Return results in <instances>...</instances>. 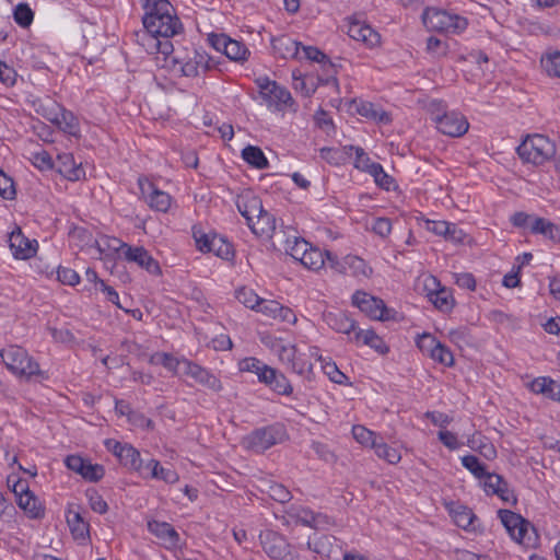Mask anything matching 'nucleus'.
Returning a JSON list of instances; mask_svg holds the SVG:
<instances>
[{
	"label": "nucleus",
	"instance_id": "de8ad7c7",
	"mask_svg": "<svg viewBox=\"0 0 560 560\" xmlns=\"http://www.w3.org/2000/svg\"><path fill=\"white\" fill-rule=\"evenodd\" d=\"M541 65L549 75L560 78V51H553L541 58Z\"/></svg>",
	"mask_w": 560,
	"mask_h": 560
},
{
	"label": "nucleus",
	"instance_id": "5fc2aeb1",
	"mask_svg": "<svg viewBox=\"0 0 560 560\" xmlns=\"http://www.w3.org/2000/svg\"><path fill=\"white\" fill-rule=\"evenodd\" d=\"M323 75L318 78L322 84L328 85L330 83L337 85V69L336 65L330 61L327 57L325 61H322Z\"/></svg>",
	"mask_w": 560,
	"mask_h": 560
},
{
	"label": "nucleus",
	"instance_id": "c9c22d12",
	"mask_svg": "<svg viewBox=\"0 0 560 560\" xmlns=\"http://www.w3.org/2000/svg\"><path fill=\"white\" fill-rule=\"evenodd\" d=\"M324 254L319 248L310 246L301 264L311 270H318L326 265Z\"/></svg>",
	"mask_w": 560,
	"mask_h": 560
},
{
	"label": "nucleus",
	"instance_id": "79ce46f5",
	"mask_svg": "<svg viewBox=\"0 0 560 560\" xmlns=\"http://www.w3.org/2000/svg\"><path fill=\"white\" fill-rule=\"evenodd\" d=\"M211 253L225 260L231 259L234 255L232 245L217 235L213 236Z\"/></svg>",
	"mask_w": 560,
	"mask_h": 560
},
{
	"label": "nucleus",
	"instance_id": "0e129e2a",
	"mask_svg": "<svg viewBox=\"0 0 560 560\" xmlns=\"http://www.w3.org/2000/svg\"><path fill=\"white\" fill-rule=\"evenodd\" d=\"M58 280L68 285H75L79 283L80 277L75 270L67 267H59L57 270Z\"/></svg>",
	"mask_w": 560,
	"mask_h": 560
},
{
	"label": "nucleus",
	"instance_id": "c756f323",
	"mask_svg": "<svg viewBox=\"0 0 560 560\" xmlns=\"http://www.w3.org/2000/svg\"><path fill=\"white\" fill-rule=\"evenodd\" d=\"M67 523L74 538L84 539L89 535V523L83 520L79 511L69 510Z\"/></svg>",
	"mask_w": 560,
	"mask_h": 560
},
{
	"label": "nucleus",
	"instance_id": "6e6552de",
	"mask_svg": "<svg viewBox=\"0 0 560 560\" xmlns=\"http://www.w3.org/2000/svg\"><path fill=\"white\" fill-rule=\"evenodd\" d=\"M352 303L372 319L387 320L390 318V311L384 301L363 291H357L352 295Z\"/></svg>",
	"mask_w": 560,
	"mask_h": 560
},
{
	"label": "nucleus",
	"instance_id": "a18cd8bd",
	"mask_svg": "<svg viewBox=\"0 0 560 560\" xmlns=\"http://www.w3.org/2000/svg\"><path fill=\"white\" fill-rule=\"evenodd\" d=\"M463 466L468 469L475 477L481 479L483 478L488 471L483 464L480 463L478 457L474 455H466L462 457Z\"/></svg>",
	"mask_w": 560,
	"mask_h": 560
},
{
	"label": "nucleus",
	"instance_id": "b1692460",
	"mask_svg": "<svg viewBox=\"0 0 560 560\" xmlns=\"http://www.w3.org/2000/svg\"><path fill=\"white\" fill-rule=\"evenodd\" d=\"M18 505L31 518H43L45 515V509L42 505L40 501L34 493L31 491L28 493H24L18 499Z\"/></svg>",
	"mask_w": 560,
	"mask_h": 560
},
{
	"label": "nucleus",
	"instance_id": "4be33fe9",
	"mask_svg": "<svg viewBox=\"0 0 560 560\" xmlns=\"http://www.w3.org/2000/svg\"><path fill=\"white\" fill-rule=\"evenodd\" d=\"M348 34L351 38L362 42L369 46H375L380 43V34L370 25L353 22L349 25Z\"/></svg>",
	"mask_w": 560,
	"mask_h": 560
},
{
	"label": "nucleus",
	"instance_id": "f257e3e1",
	"mask_svg": "<svg viewBox=\"0 0 560 560\" xmlns=\"http://www.w3.org/2000/svg\"><path fill=\"white\" fill-rule=\"evenodd\" d=\"M145 11L142 23L149 35L173 37L183 30V24L168 0H141Z\"/></svg>",
	"mask_w": 560,
	"mask_h": 560
},
{
	"label": "nucleus",
	"instance_id": "052dcab7",
	"mask_svg": "<svg viewBox=\"0 0 560 560\" xmlns=\"http://www.w3.org/2000/svg\"><path fill=\"white\" fill-rule=\"evenodd\" d=\"M0 196L4 199H13L15 196L14 184L11 177L0 170Z\"/></svg>",
	"mask_w": 560,
	"mask_h": 560
},
{
	"label": "nucleus",
	"instance_id": "603ef678",
	"mask_svg": "<svg viewBox=\"0 0 560 560\" xmlns=\"http://www.w3.org/2000/svg\"><path fill=\"white\" fill-rule=\"evenodd\" d=\"M268 366L269 365L256 358H246L240 363L241 371L254 373L257 375L258 380H260L261 372Z\"/></svg>",
	"mask_w": 560,
	"mask_h": 560
},
{
	"label": "nucleus",
	"instance_id": "338daca9",
	"mask_svg": "<svg viewBox=\"0 0 560 560\" xmlns=\"http://www.w3.org/2000/svg\"><path fill=\"white\" fill-rule=\"evenodd\" d=\"M33 163L36 167L40 170H50L55 168V163L51 160V156L46 151L36 152L33 155Z\"/></svg>",
	"mask_w": 560,
	"mask_h": 560
},
{
	"label": "nucleus",
	"instance_id": "bb28decb",
	"mask_svg": "<svg viewBox=\"0 0 560 560\" xmlns=\"http://www.w3.org/2000/svg\"><path fill=\"white\" fill-rule=\"evenodd\" d=\"M450 513L458 527H462L466 530L475 529V522L477 521V516L469 508L456 504L454 508L450 509Z\"/></svg>",
	"mask_w": 560,
	"mask_h": 560
},
{
	"label": "nucleus",
	"instance_id": "37998d69",
	"mask_svg": "<svg viewBox=\"0 0 560 560\" xmlns=\"http://www.w3.org/2000/svg\"><path fill=\"white\" fill-rule=\"evenodd\" d=\"M235 298L240 303L254 311L256 310L259 302V296L255 293V291L246 287L236 290Z\"/></svg>",
	"mask_w": 560,
	"mask_h": 560
},
{
	"label": "nucleus",
	"instance_id": "a19ab883",
	"mask_svg": "<svg viewBox=\"0 0 560 560\" xmlns=\"http://www.w3.org/2000/svg\"><path fill=\"white\" fill-rule=\"evenodd\" d=\"M287 253L293 257L296 260H300L302 262V259L304 258L307 249L310 248L311 244L306 242L303 238L294 237V240L291 242L290 240L287 241Z\"/></svg>",
	"mask_w": 560,
	"mask_h": 560
},
{
	"label": "nucleus",
	"instance_id": "f03ea898",
	"mask_svg": "<svg viewBox=\"0 0 560 560\" xmlns=\"http://www.w3.org/2000/svg\"><path fill=\"white\" fill-rule=\"evenodd\" d=\"M236 207L255 235L272 236L276 231V218L264 209L260 198L254 195L238 196Z\"/></svg>",
	"mask_w": 560,
	"mask_h": 560
},
{
	"label": "nucleus",
	"instance_id": "393cba45",
	"mask_svg": "<svg viewBox=\"0 0 560 560\" xmlns=\"http://www.w3.org/2000/svg\"><path fill=\"white\" fill-rule=\"evenodd\" d=\"M530 232L541 234L553 242H560V228L545 218H534Z\"/></svg>",
	"mask_w": 560,
	"mask_h": 560
},
{
	"label": "nucleus",
	"instance_id": "473e14b6",
	"mask_svg": "<svg viewBox=\"0 0 560 560\" xmlns=\"http://www.w3.org/2000/svg\"><path fill=\"white\" fill-rule=\"evenodd\" d=\"M54 121L62 131L71 136H77L79 132L78 119L69 110L62 109L60 115L57 116Z\"/></svg>",
	"mask_w": 560,
	"mask_h": 560
},
{
	"label": "nucleus",
	"instance_id": "f3484780",
	"mask_svg": "<svg viewBox=\"0 0 560 560\" xmlns=\"http://www.w3.org/2000/svg\"><path fill=\"white\" fill-rule=\"evenodd\" d=\"M9 246L16 259H28L36 253L37 243L31 242L18 228L9 236Z\"/></svg>",
	"mask_w": 560,
	"mask_h": 560
},
{
	"label": "nucleus",
	"instance_id": "6e6d98bb",
	"mask_svg": "<svg viewBox=\"0 0 560 560\" xmlns=\"http://www.w3.org/2000/svg\"><path fill=\"white\" fill-rule=\"evenodd\" d=\"M271 389L275 393H277L279 395H284V396H290L293 393V387H292L290 381L281 372H278V375L273 382Z\"/></svg>",
	"mask_w": 560,
	"mask_h": 560
},
{
	"label": "nucleus",
	"instance_id": "a878e982",
	"mask_svg": "<svg viewBox=\"0 0 560 560\" xmlns=\"http://www.w3.org/2000/svg\"><path fill=\"white\" fill-rule=\"evenodd\" d=\"M352 339L355 342L362 341L363 345L371 347L381 354H385L389 350L384 340L374 330H358Z\"/></svg>",
	"mask_w": 560,
	"mask_h": 560
},
{
	"label": "nucleus",
	"instance_id": "c03bdc74",
	"mask_svg": "<svg viewBox=\"0 0 560 560\" xmlns=\"http://www.w3.org/2000/svg\"><path fill=\"white\" fill-rule=\"evenodd\" d=\"M322 369L324 373L329 377V380L336 384H345L348 377L339 371L337 364L330 360V358H327L322 363Z\"/></svg>",
	"mask_w": 560,
	"mask_h": 560
},
{
	"label": "nucleus",
	"instance_id": "58836bf2",
	"mask_svg": "<svg viewBox=\"0 0 560 560\" xmlns=\"http://www.w3.org/2000/svg\"><path fill=\"white\" fill-rule=\"evenodd\" d=\"M184 360L185 359H177V358L173 357L172 354L165 353V352L155 353L151 358L152 363H160L168 371H172L175 373L178 371L182 372Z\"/></svg>",
	"mask_w": 560,
	"mask_h": 560
},
{
	"label": "nucleus",
	"instance_id": "f704fd0d",
	"mask_svg": "<svg viewBox=\"0 0 560 560\" xmlns=\"http://www.w3.org/2000/svg\"><path fill=\"white\" fill-rule=\"evenodd\" d=\"M352 435L358 443L371 448L374 447V445L380 439L375 432L360 424H355L352 427Z\"/></svg>",
	"mask_w": 560,
	"mask_h": 560
},
{
	"label": "nucleus",
	"instance_id": "2f4dec72",
	"mask_svg": "<svg viewBox=\"0 0 560 560\" xmlns=\"http://www.w3.org/2000/svg\"><path fill=\"white\" fill-rule=\"evenodd\" d=\"M242 158L252 166L265 170L269 163L262 150L255 145H247L242 150Z\"/></svg>",
	"mask_w": 560,
	"mask_h": 560
},
{
	"label": "nucleus",
	"instance_id": "e433bc0d",
	"mask_svg": "<svg viewBox=\"0 0 560 560\" xmlns=\"http://www.w3.org/2000/svg\"><path fill=\"white\" fill-rule=\"evenodd\" d=\"M369 173L374 177L375 183L383 189L389 190L394 185V178L389 176L380 163L372 162L369 165Z\"/></svg>",
	"mask_w": 560,
	"mask_h": 560
},
{
	"label": "nucleus",
	"instance_id": "4d7b16f0",
	"mask_svg": "<svg viewBox=\"0 0 560 560\" xmlns=\"http://www.w3.org/2000/svg\"><path fill=\"white\" fill-rule=\"evenodd\" d=\"M268 494L271 499L277 502L285 503L289 502L292 498L291 492L280 483H272L269 486Z\"/></svg>",
	"mask_w": 560,
	"mask_h": 560
},
{
	"label": "nucleus",
	"instance_id": "bf43d9fd",
	"mask_svg": "<svg viewBox=\"0 0 560 560\" xmlns=\"http://www.w3.org/2000/svg\"><path fill=\"white\" fill-rule=\"evenodd\" d=\"M280 303L273 300H265L259 298L258 305L256 307V312H259L267 316L268 318L276 319V313L279 310Z\"/></svg>",
	"mask_w": 560,
	"mask_h": 560
},
{
	"label": "nucleus",
	"instance_id": "aec40b11",
	"mask_svg": "<svg viewBox=\"0 0 560 560\" xmlns=\"http://www.w3.org/2000/svg\"><path fill=\"white\" fill-rule=\"evenodd\" d=\"M273 52L282 59L302 58L300 56L301 43L294 40L289 35H281L271 39Z\"/></svg>",
	"mask_w": 560,
	"mask_h": 560
},
{
	"label": "nucleus",
	"instance_id": "72a5a7b5",
	"mask_svg": "<svg viewBox=\"0 0 560 560\" xmlns=\"http://www.w3.org/2000/svg\"><path fill=\"white\" fill-rule=\"evenodd\" d=\"M373 450L378 458L386 460L388 464H397L401 459L400 453L386 444L382 438L378 439Z\"/></svg>",
	"mask_w": 560,
	"mask_h": 560
},
{
	"label": "nucleus",
	"instance_id": "49530a36",
	"mask_svg": "<svg viewBox=\"0 0 560 560\" xmlns=\"http://www.w3.org/2000/svg\"><path fill=\"white\" fill-rule=\"evenodd\" d=\"M14 21L22 27L31 25L34 19V13L26 3H19L13 12Z\"/></svg>",
	"mask_w": 560,
	"mask_h": 560
},
{
	"label": "nucleus",
	"instance_id": "f8f14e48",
	"mask_svg": "<svg viewBox=\"0 0 560 560\" xmlns=\"http://www.w3.org/2000/svg\"><path fill=\"white\" fill-rule=\"evenodd\" d=\"M258 86L261 96L270 104L277 107L289 105L292 103L290 92L283 86L279 85L276 81H270L268 78L258 79Z\"/></svg>",
	"mask_w": 560,
	"mask_h": 560
},
{
	"label": "nucleus",
	"instance_id": "ea45409f",
	"mask_svg": "<svg viewBox=\"0 0 560 560\" xmlns=\"http://www.w3.org/2000/svg\"><path fill=\"white\" fill-rule=\"evenodd\" d=\"M288 368L291 369L293 373H296L308 381L314 376L313 364L304 360L299 352Z\"/></svg>",
	"mask_w": 560,
	"mask_h": 560
},
{
	"label": "nucleus",
	"instance_id": "6ab92c4d",
	"mask_svg": "<svg viewBox=\"0 0 560 560\" xmlns=\"http://www.w3.org/2000/svg\"><path fill=\"white\" fill-rule=\"evenodd\" d=\"M55 168L69 180H79L84 177L85 172L81 164H77L74 158L70 153L59 154Z\"/></svg>",
	"mask_w": 560,
	"mask_h": 560
},
{
	"label": "nucleus",
	"instance_id": "864d4df0",
	"mask_svg": "<svg viewBox=\"0 0 560 560\" xmlns=\"http://www.w3.org/2000/svg\"><path fill=\"white\" fill-rule=\"evenodd\" d=\"M429 357L445 366H452L454 363L453 353L447 347H445L441 342L436 346L434 351Z\"/></svg>",
	"mask_w": 560,
	"mask_h": 560
},
{
	"label": "nucleus",
	"instance_id": "9d476101",
	"mask_svg": "<svg viewBox=\"0 0 560 560\" xmlns=\"http://www.w3.org/2000/svg\"><path fill=\"white\" fill-rule=\"evenodd\" d=\"M435 124L440 132L450 137H462L469 128L467 119L456 112L436 116Z\"/></svg>",
	"mask_w": 560,
	"mask_h": 560
},
{
	"label": "nucleus",
	"instance_id": "39448f33",
	"mask_svg": "<svg viewBox=\"0 0 560 560\" xmlns=\"http://www.w3.org/2000/svg\"><path fill=\"white\" fill-rule=\"evenodd\" d=\"M520 158L527 163L541 165L556 154L555 143L546 136H528L518 147Z\"/></svg>",
	"mask_w": 560,
	"mask_h": 560
},
{
	"label": "nucleus",
	"instance_id": "13d9d810",
	"mask_svg": "<svg viewBox=\"0 0 560 560\" xmlns=\"http://www.w3.org/2000/svg\"><path fill=\"white\" fill-rule=\"evenodd\" d=\"M483 478L486 479L483 485L485 491L488 494H494V490L504 487L506 482L502 476L494 472H488Z\"/></svg>",
	"mask_w": 560,
	"mask_h": 560
},
{
	"label": "nucleus",
	"instance_id": "412c9836",
	"mask_svg": "<svg viewBox=\"0 0 560 560\" xmlns=\"http://www.w3.org/2000/svg\"><path fill=\"white\" fill-rule=\"evenodd\" d=\"M324 319L337 332L350 335L357 331L355 322L341 311L329 312L325 314Z\"/></svg>",
	"mask_w": 560,
	"mask_h": 560
},
{
	"label": "nucleus",
	"instance_id": "3c124183",
	"mask_svg": "<svg viewBox=\"0 0 560 560\" xmlns=\"http://www.w3.org/2000/svg\"><path fill=\"white\" fill-rule=\"evenodd\" d=\"M104 474L105 469L102 465L92 464L90 460H86L80 476L90 482H96L103 478Z\"/></svg>",
	"mask_w": 560,
	"mask_h": 560
},
{
	"label": "nucleus",
	"instance_id": "dca6fc26",
	"mask_svg": "<svg viewBox=\"0 0 560 560\" xmlns=\"http://www.w3.org/2000/svg\"><path fill=\"white\" fill-rule=\"evenodd\" d=\"M425 289L430 290L428 294L429 299L438 310L444 313L453 310L455 300L452 293L445 288H440V282L435 277H431L428 282H425Z\"/></svg>",
	"mask_w": 560,
	"mask_h": 560
},
{
	"label": "nucleus",
	"instance_id": "0eeeda50",
	"mask_svg": "<svg viewBox=\"0 0 560 560\" xmlns=\"http://www.w3.org/2000/svg\"><path fill=\"white\" fill-rule=\"evenodd\" d=\"M264 551L272 559L294 560L296 558L292 546L284 536L273 530H265L259 535Z\"/></svg>",
	"mask_w": 560,
	"mask_h": 560
},
{
	"label": "nucleus",
	"instance_id": "e2e57ef3",
	"mask_svg": "<svg viewBox=\"0 0 560 560\" xmlns=\"http://www.w3.org/2000/svg\"><path fill=\"white\" fill-rule=\"evenodd\" d=\"M192 236L196 242L197 248L202 253H211V246L213 236L210 237L209 235L202 233L200 230H197L194 228L192 230Z\"/></svg>",
	"mask_w": 560,
	"mask_h": 560
},
{
	"label": "nucleus",
	"instance_id": "20e7f679",
	"mask_svg": "<svg viewBox=\"0 0 560 560\" xmlns=\"http://www.w3.org/2000/svg\"><path fill=\"white\" fill-rule=\"evenodd\" d=\"M0 357L7 369L16 376L31 378L43 374L39 364L20 346H8L0 351Z\"/></svg>",
	"mask_w": 560,
	"mask_h": 560
},
{
	"label": "nucleus",
	"instance_id": "cd10ccee",
	"mask_svg": "<svg viewBox=\"0 0 560 560\" xmlns=\"http://www.w3.org/2000/svg\"><path fill=\"white\" fill-rule=\"evenodd\" d=\"M345 273L350 271L353 277H365L369 278L373 269L368 266L364 259L354 255H347L343 257Z\"/></svg>",
	"mask_w": 560,
	"mask_h": 560
},
{
	"label": "nucleus",
	"instance_id": "c85d7f7f",
	"mask_svg": "<svg viewBox=\"0 0 560 560\" xmlns=\"http://www.w3.org/2000/svg\"><path fill=\"white\" fill-rule=\"evenodd\" d=\"M145 468L150 469V477L153 479L163 480L171 485L179 480V476L174 469L163 467L156 459H150Z\"/></svg>",
	"mask_w": 560,
	"mask_h": 560
},
{
	"label": "nucleus",
	"instance_id": "9b49d317",
	"mask_svg": "<svg viewBox=\"0 0 560 560\" xmlns=\"http://www.w3.org/2000/svg\"><path fill=\"white\" fill-rule=\"evenodd\" d=\"M138 183L141 190V195L143 196L150 208L161 212H166L170 209L172 198L167 192L158 189L148 179L139 178Z\"/></svg>",
	"mask_w": 560,
	"mask_h": 560
},
{
	"label": "nucleus",
	"instance_id": "7c9ffc66",
	"mask_svg": "<svg viewBox=\"0 0 560 560\" xmlns=\"http://www.w3.org/2000/svg\"><path fill=\"white\" fill-rule=\"evenodd\" d=\"M120 448L119 462L125 467L140 471L142 467V460L140 458V453L132 445L125 443L124 447Z\"/></svg>",
	"mask_w": 560,
	"mask_h": 560
},
{
	"label": "nucleus",
	"instance_id": "a211bd4d",
	"mask_svg": "<svg viewBox=\"0 0 560 560\" xmlns=\"http://www.w3.org/2000/svg\"><path fill=\"white\" fill-rule=\"evenodd\" d=\"M307 549L319 556L320 559H329L339 552L340 547L332 535H314L307 540Z\"/></svg>",
	"mask_w": 560,
	"mask_h": 560
},
{
	"label": "nucleus",
	"instance_id": "1a4fd4ad",
	"mask_svg": "<svg viewBox=\"0 0 560 560\" xmlns=\"http://www.w3.org/2000/svg\"><path fill=\"white\" fill-rule=\"evenodd\" d=\"M119 247L124 248V257L127 261L136 262L139 267L145 269L151 275H160L159 262L149 254L143 246L132 247L120 240L115 241Z\"/></svg>",
	"mask_w": 560,
	"mask_h": 560
},
{
	"label": "nucleus",
	"instance_id": "4c0bfd02",
	"mask_svg": "<svg viewBox=\"0 0 560 560\" xmlns=\"http://www.w3.org/2000/svg\"><path fill=\"white\" fill-rule=\"evenodd\" d=\"M224 55L232 61L243 62L247 60L249 50L243 43L231 38Z\"/></svg>",
	"mask_w": 560,
	"mask_h": 560
},
{
	"label": "nucleus",
	"instance_id": "4468645a",
	"mask_svg": "<svg viewBox=\"0 0 560 560\" xmlns=\"http://www.w3.org/2000/svg\"><path fill=\"white\" fill-rule=\"evenodd\" d=\"M498 514L510 536L515 541L523 544L529 523L510 510H499Z\"/></svg>",
	"mask_w": 560,
	"mask_h": 560
},
{
	"label": "nucleus",
	"instance_id": "09e8293b",
	"mask_svg": "<svg viewBox=\"0 0 560 560\" xmlns=\"http://www.w3.org/2000/svg\"><path fill=\"white\" fill-rule=\"evenodd\" d=\"M348 155L347 147L343 150L337 148H322L320 156L330 164H341L346 161Z\"/></svg>",
	"mask_w": 560,
	"mask_h": 560
},
{
	"label": "nucleus",
	"instance_id": "8fccbe9b",
	"mask_svg": "<svg viewBox=\"0 0 560 560\" xmlns=\"http://www.w3.org/2000/svg\"><path fill=\"white\" fill-rule=\"evenodd\" d=\"M195 381L200 385L214 392H219L222 389V384L220 380L205 368L201 370V372L199 373L198 377H196Z\"/></svg>",
	"mask_w": 560,
	"mask_h": 560
},
{
	"label": "nucleus",
	"instance_id": "69168bd1",
	"mask_svg": "<svg viewBox=\"0 0 560 560\" xmlns=\"http://www.w3.org/2000/svg\"><path fill=\"white\" fill-rule=\"evenodd\" d=\"M151 40L153 42L154 48L158 50V52L170 56L174 51L173 44L168 40L170 37H162V36H154L150 35Z\"/></svg>",
	"mask_w": 560,
	"mask_h": 560
},
{
	"label": "nucleus",
	"instance_id": "774afa93",
	"mask_svg": "<svg viewBox=\"0 0 560 560\" xmlns=\"http://www.w3.org/2000/svg\"><path fill=\"white\" fill-rule=\"evenodd\" d=\"M455 283L462 288L467 289L469 291H474L476 289V279L472 273L469 272H463V273H455Z\"/></svg>",
	"mask_w": 560,
	"mask_h": 560
},
{
	"label": "nucleus",
	"instance_id": "680f3d73",
	"mask_svg": "<svg viewBox=\"0 0 560 560\" xmlns=\"http://www.w3.org/2000/svg\"><path fill=\"white\" fill-rule=\"evenodd\" d=\"M440 343L431 334H423L417 339V346L422 353L430 355Z\"/></svg>",
	"mask_w": 560,
	"mask_h": 560
},
{
	"label": "nucleus",
	"instance_id": "7ed1b4c3",
	"mask_svg": "<svg viewBox=\"0 0 560 560\" xmlns=\"http://www.w3.org/2000/svg\"><path fill=\"white\" fill-rule=\"evenodd\" d=\"M421 19L428 31L446 34H459L468 25L466 18L438 8H427Z\"/></svg>",
	"mask_w": 560,
	"mask_h": 560
},
{
	"label": "nucleus",
	"instance_id": "423d86ee",
	"mask_svg": "<svg viewBox=\"0 0 560 560\" xmlns=\"http://www.w3.org/2000/svg\"><path fill=\"white\" fill-rule=\"evenodd\" d=\"M288 439L284 425L275 423L268 427L256 429L246 438V445L256 453H264L276 444Z\"/></svg>",
	"mask_w": 560,
	"mask_h": 560
},
{
	"label": "nucleus",
	"instance_id": "ddd939ff",
	"mask_svg": "<svg viewBox=\"0 0 560 560\" xmlns=\"http://www.w3.org/2000/svg\"><path fill=\"white\" fill-rule=\"evenodd\" d=\"M173 61L179 66V71L185 77H197L200 69L206 72L214 67L211 57L197 50H194L192 56L185 61L177 58H174Z\"/></svg>",
	"mask_w": 560,
	"mask_h": 560
},
{
	"label": "nucleus",
	"instance_id": "5701e85b",
	"mask_svg": "<svg viewBox=\"0 0 560 560\" xmlns=\"http://www.w3.org/2000/svg\"><path fill=\"white\" fill-rule=\"evenodd\" d=\"M355 112L361 115L362 117L372 119L377 122L382 124H388L390 122V116L387 112L383 109L375 108V105L371 102H364V101H353L352 102Z\"/></svg>",
	"mask_w": 560,
	"mask_h": 560
},
{
	"label": "nucleus",
	"instance_id": "2eb2a0df",
	"mask_svg": "<svg viewBox=\"0 0 560 560\" xmlns=\"http://www.w3.org/2000/svg\"><path fill=\"white\" fill-rule=\"evenodd\" d=\"M148 530L160 540V544L164 548L168 550L175 549L179 546V534L170 523L159 522L155 520L149 521Z\"/></svg>",
	"mask_w": 560,
	"mask_h": 560
}]
</instances>
